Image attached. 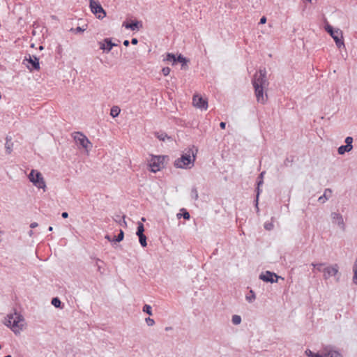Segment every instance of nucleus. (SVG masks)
<instances>
[{
	"instance_id": "nucleus-43",
	"label": "nucleus",
	"mask_w": 357,
	"mask_h": 357,
	"mask_svg": "<svg viewBox=\"0 0 357 357\" xmlns=\"http://www.w3.org/2000/svg\"><path fill=\"white\" fill-rule=\"evenodd\" d=\"M123 45L128 47L129 45V41L128 40H124Z\"/></svg>"
},
{
	"instance_id": "nucleus-1",
	"label": "nucleus",
	"mask_w": 357,
	"mask_h": 357,
	"mask_svg": "<svg viewBox=\"0 0 357 357\" xmlns=\"http://www.w3.org/2000/svg\"><path fill=\"white\" fill-rule=\"evenodd\" d=\"M197 152V149H195V147L186 150L181 158L175 160V167L182 169L191 168L194 165Z\"/></svg>"
},
{
	"instance_id": "nucleus-27",
	"label": "nucleus",
	"mask_w": 357,
	"mask_h": 357,
	"mask_svg": "<svg viewBox=\"0 0 357 357\" xmlns=\"http://www.w3.org/2000/svg\"><path fill=\"white\" fill-rule=\"evenodd\" d=\"M52 304L56 307H59L61 305V301L58 298H54L52 300Z\"/></svg>"
},
{
	"instance_id": "nucleus-3",
	"label": "nucleus",
	"mask_w": 357,
	"mask_h": 357,
	"mask_svg": "<svg viewBox=\"0 0 357 357\" xmlns=\"http://www.w3.org/2000/svg\"><path fill=\"white\" fill-rule=\"evenodd\" d=\"M29 179L36 187L41 188L44 191L45 190V181L40 172L37 170L32 169L29 175Z\"/></svg>"
},
{
	"instance_id": "nucleus-4",
	"label": "nucleus",
	"mask_w": 357,
	"mask_h": 357,
	"mask_svg": "<svg viewBox=\"0 0 357 357\" xmlns=\"http://www.w3.org/2000/svg\"><path fill=\"white\" fill-rule=\"evenodd\" d=\"M166 156L164 155H152L149 160V167L151 171L157 172L164 168Z\"/></svg>"
},
{
	"instance_id": "nucleus-48",
	"label": "nucleus",
	"mask_w": 357,
	"mask_h": 357,
	"mask_svg": "<svg viewBox=\"0 0 357 357\" xmlns=\"http://www.w3.org/2000/svg\"><path fill=\"white\" fill-rule=\"evenodd\" d=\"M322 199H323V197H320L319 198V200H320V201H321V200H322Z\"/></svg>"
},
{
	"instance_id": "nucleus-34",
	"label": "nucleus",
	"mask_w": 357,
	"mask_h": 357,
	"mask_svg": "<svg viewBox=\"0 0 357 357\" xmlns=\"http://www.w3.org/2000/svg\"><path fill=\"white\" fill-rule=\"evenodd\" d=\"M250 293L252 294V296H247V300H248L250 302H251L252 300L255 298L253 291H250Z\"/></svg>"
},
{
	"instance_id": "nucleus-51",
	"label": "nucleus",
	"mask_w": 357,
	"mask_h": 357,
	"mask_svg": "<svg viewBox=\"0 0 357 357\" xmlns=\"http://www.w3.org/2000/svg\"><path fill=\"white\" fill-rule=\"evenodd\" d=\"M5 357H12L10 355L6 356Z\"/></svg>"
},
{
	"instance_id": "nucleus-50",
	"label": "nucleus",
	"mask_w": 357,
	"mask_h": 357,
	"mask_svg": "<svg viewBox=\"0 0 357 357\" xmlns=\"http://www.w3.org/2000/svg\"><path fill=\"white\" fill-rule=\"evenodd\" d=\"M261 183H262V181H259V182L258 183V185H259Z\"/></svg>"
},
{
	"instance_id": "nucleus-25",
	"label": "nucleus",
	"mask_w": 357,
	"mask_h": 357,
	"mask_svg": "<svg viewBox=\"0 0 357 357\" xmlns=\"http://www.w3.org/2000/svg\"><path fill=\"white\" fill-rule=\"evenodd\" d=\"M176 61L181 63L183 65H185L188 61L180 54L178 57H176Z\"/></svg>"
},
{
	"instance_id": "nucleus-15",
	"label": "nucleus",
	"mask_w": 357,
	"mask_h": 357,
	"mask_svg": "<svg viewBox=\"0 0 357 357\" xmlns=\"http://www.w3.org/2000/svg\"><path fill=\"white\" fill-rule=\"evenodd\" d=\"M99 45L101 50H107V52H109L116 45L108 38L105 39L102 42H100Z\"/></svg>"
},
{
	"instance_id": "nucleus-33",
	"label": "nucleus",
	"mask_w": 357,
	"mask_h": 357,
	"mask_svg": "<svg viewBox=\"0 0 357 357\" xmlns=\"http://www.w3.org/2000/svg\"><path fill=\"white\" fill-rule=\"evenodd\" d=\"M332 191L330 189H326L324 192V197H327L331 195Z\"/></svg>"
},
{
	"instance_id": "nucleus-37",
	"label": "nucleus",
	"mask_w": 357,
	"mask_h": 357,
	"mask_svg": "<svg viewBox=\"0 0 357 357\" xmlns=\"http://www.w3.org/2000/svg\"><path fill=\"white\" fill-rule=\"evenodd\" d=\"M266 22V17H262L260 20V24H265Z\"/></svg>"
},
{
	"instance_id": "nucleus-44",
	"label": "nucleus",
	"mask_w": 357,
	"mask_h": 357,
	"mask_svg": "<svg viewBox=\"0 0 357 357\" xmlns=\"http://www.w3.org/2000/svg\"><path fill=\"white\" fill-rule=\"evenodd\" d=\"M335 216H336L337 218L342 220V217L341 216H339V215L337 214H335Z\"/></svg>"
},
{
	"instance_id": "nucleus-17",
	"label": "nucleus",
	"mask_w": 357,
	"mask_h": 357,
	"mask_svg": "<svg viewBox=\"0 0 357 357\" xmlns=\"http://www.w3.org/2000/svg\"><path fill=\"white\" fill-rule=\"evenodd\" d=\"M26 60L28 61L29 63H30L31 65V69L39 70V68H40L39 61L36 56H29V59H26Z\"/></svg>"
},
{
	"instance_id": "nucleus-7",
	"label": "nucleus",
	"mask_w": 357,
	"mask_h": 357,
	"mask_svg": "<svg viewBox=\"0 0 357 357\" xmlns=\"http://www.w3.org/2000/svg\"><path fill=\"white\" fill-rule=\"evenodd\" d=\"M73 138L77 145L82 146V148L87 150L91 146V142L87 137L82 133L77 132L73 134Z\"/></svg>"
},
{
	"instance_id": "nucleus-53",
	"label": "nucleus",
	"mask_w": 357,
	"mask_h": 357,
	"mask_svg": "<svg viewBox=\"0 0 357 357\" xmlns=\"http://www.w3.org/2000/svg\"><path fill=\"white\" fill-rule=\"evenodd\" d=\"M309 1H311L312 0H308Z\"/></svg>"
},
{
	"instance_id": "nucleus-28",
	"label": "nucleus",
	"mask_w": 357,
	"mask_h": 357,
	"mask_svg": "<svg viewBox=\"0 0 357 357\" xmlns=\"http://www.w3.org/2000/svg\"><path fill=\"white\" fill-rule=\"evenodd\" d=\"M123 237H124V233H123V230L121 229L120 232L118 234V236H116L115 241L116 242H120L123 239Z\"/></svg>"
},
{
	"instance_id": "nucleus-26",
	"label": "nucleus",
	"mask_w": 357,
	"mask_h": 357,
	"mask_svg": "<svg viewBox=\"0 0 357 357\" xmlns=\"http://www.w3.org/2000/svg\"><path fill=\"white\" fill-rule=\"evenodd\" d=\"M326 31L331 36V37L335 33V30H333V27L330 25L326 26Z\"/></svg>"
},
{
	"instance_id": "nucleus-19",
	"label": "nucleus",
	"mask_w": 357,
	"mask_h": 357,
	"mask_svg": "<svg viewBox=\"0 0 357 357\" xmlns=\"http://www.w3.org/2000/svg\"><path fill=\"white\" fill-rule=\"evenodd\" d=\"M165 61L172 62V64H174L176 62V57L174 54L169 53L166 56Z\"/></svg>"
},
{
	"instance_id": "nucleus-41",
	"label": "nucleus",
	"mask_w": 357,
	"mask_h": 357,
	"mask_svg": "<svg viewBox=\"0 0 357 357\" xmlns=\"http://www.w3.org/2000/svg\"><path fill=\"white\" fill-rule=\"evenodd\" d=\"M61 215L63 218H67L68 217V213L67 212H63Z\"/></svg>"
},
{
	"instance_id": "nucleus-18",
	"label": "nucleus",
	"mask_w": 357,
	"mask_h": 357,
	"mask_svg": "<svg viewBox=\"0 0 357 357\" xmlns=\"http://www.w3.org/2000/svg\"><path fill=\"white\" fill-rule=\"evenodd\" d=\"M321 357H340V354L335 351L330 350L328 352L321 354Z\"/></svg>"
},
{
	"instance_id": "nucleus-9",
	"label": "nucleus",
	"mask_w": 357,
	"mask_h": 357,
	"mask_svg": "<svg viewBox=\"0 0 357 357\" xmlns=\"http://www.w3.org/2000/svg\"><path fill=\"white\" fill-rule=\"evenodd\" d=\"M352 142H353V138L351 137H347L345 139L346 145L340 146L338 148V153L340 155H342L346 152L350 151L353 148Z\"/></svg>"
},
{
	"instance_id": "nucleus-52",
	"label": "nucleus",
	"mask_w": 357,
	"mask_h": 357,
	"mask_svg": "<svg viewBox=\"0 0 357 357\" xmlns=\"http://www.w3.org/2000/svg\"><path fill=\"white\" fill-rule=\"evenodd\" d=\"M1 349V345L0 344V349Z\"/></svg>"
},
{
	"instance_id": "nucleus-20",
	"label": "nucleus",
	"mask_w": 357,
	"mask_h": 357,
	"mask_svg": "<svg viewBox=\"0 0 357 357\" xmlns=\"http://www.w3.org/2000/svg\"><path fill=\"white\" fill-rule=\"evenodd\" d=\"M120 108L117 106H114L111 110H110V114L113 116V117H116L117 116L119 113H120Z\"/></svg>"
},
{
	"instance_id": "nucleus-2",
	"label": "nucleus",
	"mask_w": 357,
	"mask_h": 357,
	"mask_svg": "<svg viewBox=\"0 0 357 357\" xmlns=\"http://www.w3.org/2000/svg\"><path fill=\"white\" fill-rule=\"evenodd\" d=\"M4 324L16 334L20 333L26 325L23 317L17 312L8 314Z\"/></svg>"
},
{
	"instance_id": "nucleus-10",
	"label": "nucleus",
	"mask_w": 357,
	"mask_h": 357,
	"mask_svg": "<svg viewBox=\"0 0 357 357\" xmlns=\"http://www.w3.org/2000/svg\"><path fill=\"white\" fill-rule=\"evenodd\" d=\"M338 269L339 267L337 264L325 268L323 271L324 279L335 275L338 273Z\"/></svg>"
},
{
	"instance_id": "nucleus-35",
	"label": "nucleus",
	"mask_w": 357,
	"mask_h": 357,
	"mask_svg": "<svg viewBox=\"0 0 357 357\" xmlns=\"http://www.w3.org/2000/svg\"><path fill=\"white\" fill-rule=\"evenodd\" d=\"M183 218L185 219V220H189L190 219V214L187 211H185L183 214Z\"/></svg>"
},
{
	"instance_id": "nucleus-30",
	"label": "nucleus",
	"mask_w": 357,
	"mask_h": 357,
	"mask_svg": "<svg viewBox=\"0 0 357 357\" xmlns=\"http://www.w3.org/2000/svg\"><path fill=\"white\" fill-rule=\"evenodd\" d=\"M162 73L165 76H167L170 73V68L169 67H165L162 69Z\"/></svg>"
},
{
	"instance_id": "nucleus-14",
	"label": "nucleus",
	"mask_w": 357,
	"mask_h": 357,
	"mask_svg": "<svg viewBox=\"0 0 357 357\" xmlns=\"http://www.w3.org/2000/svg\"><path fill=\"white\" fill-rule=\"evenodd\" d=\"M332 38L339 48L344 45L342 40V33L339 29L335 30V33L332 36Z\"/></svg>"
},
{
	"instance_id": "nucleus-6",
	"label": "nucleus",
	"mask_w": 357,
	"mask_h": 357,
	"mask_svg": "<svg viewBox=\"0 0 357 357\" xmlns=\"http://www.w3.org/2000/svg\"><path fill=\"white\" fill-rule=\"evenodd\" d=\"M90 8L91 12L99 19L105 17L106 13L98 1L91 0Z\"/></svg>"
},
{
	"instance_id": "nucleus-12",
	"label": "nucleus",
	"mask_w": 357,
	"mask_h": 357,
	"mask_svg": "<svg viewBox=\"0 0 357 357\" xmlns=\"http://www.w3.org/2000/svg\"><path fill=\"white\" fill-rule=\"evenodd\" d=\"M256 98L258 102L264 104L267 100V95L264 94V89L265 87H254Z\"/></svg>"
},
{
	"instance_id": "nucleus-47",
	"label": "nucleus",
	"mask_w": 357,
	"mask_h": 357,
	"mask_svg": "<svg viewBox=\"0 0 357 357\" xmlns=\"http://www.w3.org/2000/svg\"><path fill=\"white\" fill-rule=\"evenodd\" d=\"M260 176L262 177L264 176V172L261 173Z\"/></svg>"
},
{
	"instance_id": "nucleus-46",
	"label": "nucleus",
	"mask_w": 357,
	"mask_h": 357,
	"mask_svg": "<svg viewBox=\"0 0 357 357\" xmlns=\"http://www.w3.org/2000/svg\"><path fill=\"white\" fill-rule=\"evenodd\" d=\"M49 231H52L53 230V227H50L49 229H48Z\"/></svg>"
},
{
	"instance_id": "nucleus-22",
	"label": "nucleus",
	"mask_w": 357,
	"mask_h": 357,
	"mask_svg": "<svg viewBox=\"0 0 357 357\" xmlns=\"http://www.w3.org/2000/svg\"><path fill=\"white\" fill-rule=\"evenodd\" d=\"M155 137L160 139V141H165L166 138H169L167 135V134L165 133H159V132H156L155 133Z\"/></svg>"
},
{
	"instance_id": "nucleus-8",
	"label": "nucleus",
	"mask_w": 357,
	"mask_h": 357,
	"mask_svg": "<svg viewBox=\"0 0 357 357\" xmlns=\"http://www.w3.org/2000/svg\"><path fill=\"white\" fill-rule=\"evenodd\" d=\"M192 105L202 110H206L208 109L207 99L199 94H195L192 97Z\"/></svg>"
},
{
	"instance_id": "nucleus-16",
	"label": "nucleus",
	"mask_w": 357,
	"mask_h": 357,
	"mask_svg": "<svg viewBox=\"0 0 357 357\" xmlns=\"http://www.w3.org/2000/svg\"><path fill=\"white\" fill-rule=\"evenodd\" d=\"M123 26L126 29H130L131 30L139 29L142 26V24L137 21L132 22L130 23V22H123Z\"/></svg>"
},
{
	"instance_id": "nucleus-45",
	"label": "nucleus",
	"mask_w": 357,
	"mask_h": 357,
	"mask_svg": "<svg viewBox=\"0 0 357 357\" xmlns=\"http://www.w3.org/2000/svg\"><path fill=\"white\" fill-rule=\"evenodd\" d=\"M105 238H106L108 241H112V240H111V238H110V237H109V236H105Z\"/></svg>"
},
{
	"instance_id": "nucleus-39",
	"label": "nucleus",
	"mask_w": 357,
	"mask_h": 357,
	"mask_svg": "<svg viewBox=\"0 0 357 357\" xmlns=\"http://www.w3.org/2000/svg\"><path fill=\"white\" fill-rule=\"evenodd\" d=\"M131 43H132V44H133V45H137V43H138V40H137V38H132V40H131Z\"/></svg>"
},
{
	"instance_id": "nucleus-24",
	"label": "nucleus",
	"mask_w": 357,
	"mask_h": 357,
	"mask_svg": "<svg viewBox=\"0 0 357 357\" xmlns=\"http://www.w3.org/2000/svg\"><path fill=\"white\" fill-rule=\"evenodd\" d=\"M241 321V318L238 315H234L232 317V322L234 324L237 325L239 324Z\"/></svg>"
},
{
	"instance_id": "nucleus-31",
	"label": "nucleus",
	"mask_w": 357,
	"mask_h": 357,
	"mask_svg": "<svg viewBox=\"0 0 357 357\" xmlns=\"http://www.w3.org/2000/svg\"><path fill=\"white\" fill-rule=\"evenodd\" d=\"M318 271H321V267L323 266V264H312Z\"/></svg>"
},
{
	"instance_id": "nucleus-13",
	"label": "nucleus",
	"mask_w": 357,
	"mask_h": 357,
	"mask_svg": "<svg viewBox=\"0 0 357 357\" xmlns=\"http://www.w3.org/2000/svg\"><path fill=\"white\" fill-rule=\"evenodd\" d=\"M260 279L265 282H277L278 281V275L275 273H273L269 271H266L264 274L260 275Z\"/></svg>"
},
{
	"instance_id": "nucleus-42",
	"label": "nucleus",
	"mask_w": 357,
	"mask_h": 357,
	"mask_svg": "<svg viewBox=\"0 0 357 357\" xmlns=\"http://www.w3.org/2000/svg\"><path fill=\"white\" fill-rule=\"evenodd\" d=\"M37 226H38V223H36V222H33V223H31V225H30V227H31V228H35V227H36Z\"/></svg>"
},
{
	"instance_id": "nucleus-40",
	"label": "nucleus",
	"mask_w": 357,
	"mask_h": 357,
	"mask_svg": "<svg viewBox=\"0 0 357 357\" xmlns=\"http://www.w3.org/2000/svg\"><path fill=\"white\" fill-rule=\"evenodd\" d=\"M220 126L222 129H225V126H226V123L225 122H221L220 123Z\"/></svg>"
},
{
	"instance_id": "nucleus-29",
	"label": "nucleus",
	"mask_w": 357,
	"mask_h": 357,
	"mask_svg": "<svg viewBox=\"0 0 357 357\" xmlns=\"http://www.w3.org/2000/svg\"><path fill=\"white\" fill-rule=\"evenodd\" d=\"M143 311L144 312H146L147 314H149V315H151L152 314V312H151V307L149 305H145L144 307H143Z\"/></svg>"
},
{
	"instance_id": "nucleus-36",
	"label": "nucleus",
	"mask_w": 357,
	"mask_h": 357,
	"mask_svg": "<svg viewBox=\"0 0 357 357\" xmlns=\"http://www.w3.org/2000/svg\"><path fill=\"white\" fill-rule=\"evenodd\" d=\"M272 227H273V225H272L271 223H270V224H266V225H265V228H266V229L270 230V229H272Z\"/></svg>"
},
{
	"instance_id": "nucleus-38",
	"label": "nucleus",
	"mask_w": 357,
	"mask_h": 357,
	"mask_svg": "<svg viewBox=\"0 0 357 357\" xmlns=\"http://www.w3.org/2000/svg\"><path fill=\"white\" fill-rule=\"evenodd\" d=\"M84 30H85L84 29H82L79 26L77 27L75 29L76 32H82V31H84Z\"/></svg>"
},
{
	"instance_id": "nucleus-21",
	"label": "nucleus",
	"mask_w": 357,
	"mask_h": 357,
	"mask_svg": "<svg viewBox=\"0 0 357 357\" xmlns=\"http://www.w3.org/2000/svg\"><path fill=\"white\" fill-rule=\"evenodd\" d=\"M353 271H354L353 281L355 284H357V259L355 261V263H354V265L353 267Z\"/></svg>"
},
{
	"instance_id": "nucleus-5",
	"label": "nucleus",
	"mask_w": 357,
	"mask_h": 357,
	"mask_svg": "<svg viewBox=\"0 0 357 357\" xmlns=\"http://www.w3.org/2000/svg\"><path fill=\"white\" fill-rule=\"evenodd\" d=\"M252 84L254 87H266L268 86L265 69L259 70L255 74Z\"/></svg>"
},
{
	"instance_id": "nucleus-32",
	"label": "nucleus",
	"mask_w": 357,
	"mask_h": 357,
	"mask_svg": "<svg viewBox=\"0 0 357 357\" xmlns=\"http://www.w3.org/2000/svg\"><path fill=\"white\" fill-rule=\"evenodd\" d=\"M146 322L149 326H153L155 324L154 320L149 317L146 319Z\"/></svg>"
},
{
	"instance_id": "nucleus-49",
	"label": "nucleus",
	"mask_w": 357,
	"mask_h": 357,
	"mask_svg": "<svg viewBox=\"0 0 357 357\" xmlns=\"http://www.w3.org/2000/svg\"><path fill=\"white\" fill-rule=\"evenodd\" d=\"M180 215H181L180 213L177 214L178 218H180Z\"/></svg>"
},
{
	"instance_id": "nucleus-11",
	"label": "nucleus",
	"mask_w": 357,
	"mask_h": 357,
	"mask_svg": "<svg viewBox=\"0 0 357 357\" xmlns=\"http://www.w3.org/2000/svg\"><path fill=\"white\" fill-rule=\"evenodd\" d=\"M144 227L142 223H139L137 226V235L139 236V241L142 247H146V237L144 234Z\"/></svg>"
},
{
	"instance_id": "nucleus-23",
	"label": "nucleus",
	"mask_w": 357,
	"mask_h": 357,
	"mask_svg": "<svg viewBox=\"0 0 357 357\" xmlns=\"http://www.w3.org/2000/svg\"><path fill=\"white\" fill-rule=\"evenodd\" d=\"M305 354L308 357H321V354H314L310 349H307Z\"/></svg>"
}]
</instances>
